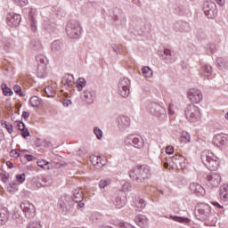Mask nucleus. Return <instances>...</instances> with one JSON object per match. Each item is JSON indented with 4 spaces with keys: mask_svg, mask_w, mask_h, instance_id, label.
<instances>
[{
    "mask_svg": "<svg viewBox=\"0 0 228 228\" xmlns=\"http://www.w3.org/2000/svg\"><path fill=\"white\" fill-rule=\"evenodd\" d=\"M129 177L134 183H145L151 177V167L146 165L133 167L129 171Z\"/></svg>",
    "mask_w": 228,
    "mask_h": 228,
    "instance_id": "1",
    "label": "nucleus"
},
{
    "mask_svg": "<svg viewBox=\"0 0 228 228\" xmlns=\"http://www.w3.org/2000/svg\"><path fill=\"white\" fill-rule=\"evenodd\" d=\"M201 161L205 167L211 171L218 169V157L213 151L205 150L201 152Z\"/></svg>",
    "mask_w": 228,
    "mask_h": 228,
    "instance_id": "2",
    "label": "nucleus"
},
{
    "mask_svg": "<svg viewBox=\"0 0 228 228\" xmlns=\"http://www.w3.org/2000/svg\"><path fill=\"white\" fill-rule=\"evenodd\" d=\"M66 33L69 38H79L81 37V24L76 20H70L66 27Z\"/></svg>",
    "mask_w": 228,
    "mask_h": 228,
    "instance_id": "3",
    "label": "nucleus"
},
{
    "mask_svg": "<svg viewBox=\"0 0 228 228\" xmlns=\"http://www.w3.org/2000/svg\"><path fill=\"white\" fill-rule=\"evenodd\" d=\"M20 208L25 215V218H28V220H31L32 218H35V216H37V208H35V205L31 203V201H22L20 205Z\"/></svg>",
    "mask_w": 228,
    "mask_h": 228,
    "instance_id": "4",
    "label": "nucleus"
},
{
    "mask_svg": "<svg viewBox=\"0 0 228 228\" xmlns=\"http://www.w3.org/2000/svg\"><path fill=\"white\" fill-rule=\"evenodd\" d=\"M184 115L190 122H197V120L200 119V110L199 107L189 104L184 110Z\"/></svg>",
    "mask_w": 228,
    "mask_h": 228,
    "instance_id": "5",
    "label": "nucleus"
},
{
    "mask_svg": "<svg viewBox=\"0 0 228 228\" xmlns=\"http://www.w3.org/2000/svg\"><path fill=\"white\" fill-rule=\"evenodd\" d=\"M118 94L121 97H129L130 94V86H131V80L127 77H123L118 82Z\"/></svg>",
    "mask_w": 228,
    "mask_h": 228,
    "instance_id": "6",
    "label": "nucleus"
},
{
    "mask_svg": "<svg viewBox=\"0 0 228 228\" xmlns=\"http://www.w3.org/2000/svg\"><path fill=\"white\" fill-rule=\"evenodd\" d=\"M80 97L81 101H83L85 104H94L97 97V93L94 91L92 88H87L81 93Z\"/></svg>",
    "mask_w": 228,
    "mask_h": 228,
    "instance_id": "7",
    "label": "nucleus"
},
{
    "mask_svg": "<svg viewBox=\"0 0 228 228\" xmlns=\"http://www.w3.org/2000/svg\"><path fill=\"white\" fill-rule=\"evenodd\" d=\"M126 145H132L135 149H142L143 147V138L140 135L130 134L125 138Z\"/></svg>",
    "mask_w": 228,
    "mask_h": 228,
    "instance_id": "8",
    "label": "nucleus"
},
{
    "mask_svg": "<svg viewBox=\"0 0 228 228\" xmlns=\"http://www.w3.org/2000/svg\"><path fill=\"white\" fill-rule=\"evenodd\" d=\"M198 214L200 220H207L211 215V206L209 204L201 203L197 206Z\"/></svg>",
    "mask_w": 228,
    "mask_h": 228,
    "instance_id": "9",
    "label": "nucleus"
},
{
    "mask_svg": "<svg viewBox=\"0 0 228 228\" xmlns=\"http://www.w3.org/2000/svg\"><path fill=\"white\" fill-rule=\"evenodd\" d=\"M203 12L208 19H215L216 17V4L212 1H207L203 4Z\"/></svg>",
    "mask_w": 228,
    "mask_h": 228,
    "instance_id": "10",
    "label": "nucleus"
},
{
    "mask_svg": "<svg viewBox=\"0 0 228 228\" xmlns=\"http://www.w3.org/2000/svg\"><path fill=\"white\" fill-rule=\"evenodd\" d=\"M33 183L37 188L51 186L53 184V178L49 175H37L33 178Z\"/></svg>",
    "mask_w": 228,
    "mask_h": 228,
    "instance_id": "11",
    "label": "nucleus"
},
{
    "mask_svg": "<svg viewBox=\"0 0 228 228\" xmlns=\"http://www.w3.org/2000/svg\"><path fill=\"white\" fill-rule=\"evenodd\" d=\"M150 113L157 117V118H165L167 117V110L158 103H153L150 106Z\"/></svg>",
    "mask_w": 228,
    "mask_h": 228,
    "instance_id": "12",
    "label": "nucleus"
},
{
    "mask_svg": "<svg viewBox=\"0 0 228 228\" xmlns=\"http://www.w3.org/2000/svg\"><path fill=\"white\" fill-rule=\"evenodd\" d=\"M116 122L119 131H126V129H129V127H131V118L126 115L118 116Z\"/></svg>",
    "mask_w": 228,
    "mask_h": 228,
    "instance_id": "13",
    "label": "nucleus"
},
{
    "mask_svg": "<svg viewBox=\"0 0 228 228\" xmlns=\"http://www.w3.org/2000/svg\"><path fill=\"white\" fill-rule=\"evenodd\" d=\"M168 161L173 168H184V161H186V159L181 155H174L168 159Z\"/></svg>",
    "mask_w": 228,
    "mask_h": 228,
    "instance_id": "14",
    "label": "nucleus"
},
{
    "mask_svg": "<svg viewBox=\"0 0 228 228\" xmlns=\"http://www.w3.org/2000/svg\"><path fill=\"white\" fill-rule=\"evenodd\" d=\"M203 97L202 92L199 89L191 88L188 91V99L191 102L199 104V102H202Z\"/></svg>",
    "mask_w": 228,
    "mask_h": 228,
    "instance_id": "15",
    "label": "nucleus"
},
{
    "mask_svg": "<svg viewBox=\"0 0 228 228\" xmlns=\"http://www.w3.org/2000/svg\"><path fill=\"white\" fill-rule=\"evenodd\" d=\"M21 17L15 12H9L6 15V22L10 28H17L20 24Z\"/></svg>",
    "mask_w": 228,
    "mask_h": 228,
    "instance_id": "16",
    "label": "nucleus"
},
{
    "mask_svg": "<svg viewBox=\"0 0 228 228\" xmlns=\"http://www.w3.org/2000/svg\"><path fill=\"white\" fill-rule=\"evenodd\" d=\"M221 181L222 177L219 174H212L207 177V186L208 188H217Z\"/></svg>",
    "mask_w": 228,
    "mask_h": 228,
    "instance_id": "17",
    "label": "nucleus"
},
{
    "mask_svg": "<svg viewBox=\"0 0 228 228\" xmlns=\"http://www.w3.org/2000/svg\"><path fill=\"white\" fill-rule=\"evenodd\" d=\"M189 190L195 193L196 195H200V197H204L206 195V190L202 188V186L197 183H191L189 185Z\"/></svg>",
    "mask_w": 228,
    "mask_h": 228,
    "instance_id": "18",
    "label": "nucleus"
},
{
    "mask_svg": "<svg viewBox=\"0 0 228 228\" xmlns=\"http://www.w3.org/2000/svg\"><path fill=\"white\" fill-rule=\"evenodd\" d=\"M214 145L216 147H220V145H225L227 143V134H218L213 138Z\"/></svg>",
    "mask_w": 228,
    "mask_h": 228,
    "instance_id": "19",
    "label": "nucleus"
},
{
    "mask_svg": "<svg viewBox=\"0 0 228 228\" xmlns=\"http://www.w3.org/2000/svg\"><path fill=\"white\" fill-rule=\"evenodd\" d=\"M75 84L74 76L70 74L65 75L61 79V85H63V86H67V88H72Z\"/></svg>",
    "mask_w": 228,
    "mask_h": 228,
    "instance_id": "20",
    "label": "nucleus"
},
{
    "mask_svg": "<svg viewBox=\"0 0 228 228\" xmlns=\"http://www.w3.org/2000/svg\"><path fill=\"white\" fill-rule=\"evenodd\" d=\"M135 224L139 225V227L142 228H147L149 227V219H147V216L144 215H139L134 219Z\"/></svg>",
    "mask_w": 228,
    "mask_h": 228,
    "instance_id": "21",
    "label": "nucleus"
},
{
    "mask_svg": "<svg viewBox=\"0 0 228 228\" xmlns=\"http://www.w3.org/2000/svg\"><path fill=\"white\" fill-rule=\"evenodd\" d=\"M37 9H30V12H28V19L30 20V27L32 31H37Z\"/></svg>",
    "mask_w": 228,
    "mask_h": 228,
    "instance_id": "22",
    "label": "nucleus"
},
{
    "mask_svg": "<svg viewBox=\"0 0 228 228\" xmlns=\"http://www.w3.org/2000/svg\"><path fill=\"white\" fill-rule=\"evenodd\" d=\"M213 72V68L208 64H203L201 68L200 69V76L201 77H208Z\"/></svg>",
    "mask_w": 228,
    "mask_h": 228,
    "instance_id": "23",
    "label": "nucleus"
},
{
    "mask_svg": "<svg viewBox=\"0 0 228 228\" xmlns=\"http://www.w3.org/2000/svg\"><path fill=\"white\" fill-rule=\"evenodd\" d=\"M10 218V213L8 212L7 208H0V225H4Z\"/></svg>",
    "mask_w": 228,
    "mask_h": 228,
    "instance_id": "24",
    "label": "nucleus"
},
{
    "mask_svg": "<svg viewBox=\"0 0 228 228\" xmlns=\"http://www.w3.org/2000/svg\"><path fill=\"white\" fill-rule=\"evenodd\" d=\"M91 163L94 165V167H96V168H102V167H104V163L101 156L94 155L91 157Z\"/></svg>",
    "mask_w": 228,
    "mask_h": 228,
    "instance_id": "25",
    "label": "nucleus"
},
{
    "mask_svg": "<svg viewBox=\"0 0 228 228\" xmlns=\"http://www.w3.org/2000/svg\"><path fill=\"white\" fill-rule=\"evenodd\" d=\"M51 49L53 53H61L63 51V43L60 40H55L52 43Z\"/></svg>",
    "mask_w": 228,
    "mask_h": 228,
    "instance_id": "26",
    "label": "nucleus"
},
{
    "mask_svg": "<svg viewBox=\"0 0 228 228\" xmlns=\"http://www.w3.org/2000/svg\"><path fill=\"white\" fill-rule=\"evenodd\" d=\"M134 206L137 208V209H144L145 206H147V202L142 197H135L134 200Z\"/></svg>",
    "mask_w": 228,
    "mask_h": 228,
    "instance_id": "27",
    "label": "nucleus"
},
{
    "mask_svg": "<svg viewBox=\"0 0 228 228\" xmlns=\"http://www.w3.org/2000/svg\"><path fill=\"white\" fill-rule=\"evenodd\" d=\"M175 31H188V29H190V25L188 24V22L185 21H180L175 24Z\"/></svg>",
    "mask_w": 228,
    "mask_h": 228,
    "instance_id": "28",
    "label": "nucleus"
},
{
    "mask_svg": "<svg viewBox=\"0 0 228 228\" xmlns=\"http://www.w3.org/2000/svg\"><path fill=\"white\" fill-rule=\"evenodd\" d=\"M220 197L222 200H228V185L224 184L220 189Z\"/></svg>",
    "mask_w": 228,
    "mask_h": 228,
    "instance_id": "29",
    "label": "nucleus"
},
{
    "mask_svg": "<svg viewBox=\"0 0 228 228\" xmlns=\"http://www.w3.org/2000/svg\"><path fill=\"white\" fill-rule=\"evenodd\" d=\"M47 67L45 65H38L37 66V77L44 78L47 73Z\"/></svg>",
    "mask_w": 228,
    "mask_h": 228,
    "instance_id": "30",
    "label": "nucleus"
},
{
    "mask_svg": "<svg viewBox=\"0 0 228 228\" xmlns=\"http://www.w3.org/2000/svg\"><path fill=\"white\" fill-rule=\"evenodd\" d=\"M30 48L34 51H40L42 49V43L38 39H32L30 41Z\"/></svg>",
    "mask_w": 228,
    "mask_h": 228,
    "instance_id": "31",
    "label": "nucleus"
},
{
    "mask_svg": "<svg viewBox=\"0 0 228 228\" xmlns=\"http://www.w3.org/2000/svg\"><path fill=\"white\" fill-rule=\"evenodd\" d=\"M1 89L3 91L4 95H5V97H11V95H13V91H12V89L10 87H8V86H6V84L3 83L1 85Z\"/></svg>",
    "mask_w": 228,
    "mask_h": 228,
    "instance_id": "32",
    "label": "nucleus"
},
{
    "mask_svg": "<svg viewBox=\"0 0 228 228\" xmlns=\"http://www.w3.org/2000/svg\"><path fill=\"white\" fill-rule=\"evenodd\" d=\"M76 86H77V90L78 92L83 91V87L86 86V80H85V78L83 77H79L77 81H76Z\"/></svg>",
    "mask_w": 228,
    "mask_h": 228,
    "instance_id": "33",
    "label": "nucleus"
},
{
    "mask_svg": "<svg viewBox=\"0 0 228 228\" xmlns=\"http://www.w3.org/2000/svg\"><path fill=\"white\" fill-rule=\"evenodd\" d=\"M170 219L174 220V222H179L180 224H190V219L186 217L170 216Z\"/></svg>",
    "mask_w": 228,
    "mask_h": 228,
    "instance_id": "34",
    "label": "nucleus"
},
{
    "mask_svg": "<svg viewBox=\"0 0 228 228\" xmlns=\"http://www.w3.org/2000/svg\"><path fill=\"white\" fill-rule=\"evenodd\" d=\"M42 100H40V98H38L37 96H33L29 100V104L30 106H32V108H38Z\"/></svg>",
    "mask_w": 228,
    "mask_h": 228,
    "instance_id": "35",
    "label": "nucleus"
},
{
    "mask_svg": "<svg viewBox=\"0 0 228 228\" xmlns=\"http://www.w3.org/2000/svg\"><path fill=\"white\" fill-rule=\"evenodd\" d=\"M37 61L38 62V65H44L45 67H47V57L44 54L37 55L36 57Z\"/></svg>",
    "mask_w": 228,
    "mask_h": 228,
    "instance_id": "36",
    "label": "nucleus"
},
{
    "mask_svg": "<svg viewBox=\"0 0 228 228\" xmlns=\"http://www.w3.org/2000/svg\"><path fill=\"white\" fill-rule=\"evenodd\" d=\"M73 200L74 202H79L83 200V191L80 190H75L73 193Z\"/></svg>",
    "mask_w": 228,
    "mask_h": 228,
    "instance_id": "37",
    "label": "nucleus"
},
{
    "mask_svg": "<svg viewBox=\"0 0 228 228\" xmlns=\"http://www.w3.org/2000/svg\"><path fill=\"white\" fill-rule=\"evenodd\" d=\"M216 64L220 70H224V69H227V62L225 61V59L222 57H218L216 59Z\"/></svg>",
    "mask_w": 228,
    "mask_h": 228,
    "instance_id": "38",
    "label": "nucleus"
},
{
    "mask_svg": "<svg viewBox=\"0 0 228 228\" xmlns=\"http://www.w3.org/2000/svg\"><path fill=\"white\" fill-rule=\"evenodd\" d=\"M126 199L122 200V198L118 197V198H116L114 204H115L116 208H118V209H120V208H124V206H126Z\"/></svg>",
    "mask_w": 228,
    "mask_h": 228,
    "instance_id": "39",
    "label": "nucleus"
},
{
    "mask_svg": "<svg viewBox=\"0 0 228 228\" xmlns=\"http://www.w3.org/2000/svg\"><path fill=\"white\" fill-rule=\"evenodd\" d=\"M142 73L144 77H151L152 76V69L149 66H144L142 69Z\"/></svg>",
    "mask_w": 228,
    "mask_h": 228,
    "instance_id": "40",
    "label": "nucleus"
},
{
    "mask_svg": "<svg viewBox=\"0 0 228 228\" xmlns=\"http://www.w3.org/2000/svg\"><path fill=\"white\" fill-rule=\"evenodd\" d=\"M45 92L47 97H54L56 95V91L51 86H48L47 87H45Z\"/></svg>",
    "mask_w": 228,
    "mask_h": 228,
    "instance_id": "41",
    "label": "nucleus"
},
{
    "mask_svg": "<svg viewBox=\"0 0 228 228\" xmlns=\"http://www.w3.org/2000/svg\"><path fill=\"white\" fill-rule=\"evenodd\" d=\"M37 166L44 170H51V167H49V162L47 160L37 161Z\"/></svg>",
    "mask_w": 228,
    "mask_h": 228,
    "instance_id": "42",
    "label": "nucleus"
},
{
    "mask_svg": "<svg viewBox=\"0 0 228 228\" xmlns=\"http://www.w3.org/2000/svg\"><path fill=\"white\" fill-rule=\"evenodd\" d=\"M161 56L162 58H164V60L169 61L170 60H172V52L169 49H164Z\"/></svg>",
    "mask_w": 228,
    "mask_h": 228,
    "instance_id": "43",
    "label": "nucleus"
},
{
    "mask_svg": "<svg viewBox=\"0 0 228 228\" xmlns=\"http://www.w3.org/2000/svg\"><path fill=\"white\" fill-rule=\"evenodd\" d=\"M26 228H42V224H40V221H30Z\"/></svg>",
    "mask_w": 228,
    "mask_h": 228,
    "instance_id": "44",
    "label": "nucleus"
},
{
    "mask_svg": "<svg viewBox=\"0 0 228 228\" xmlns=\"http://www.w3.org/2000/svg\"><path fill=\"white\" fill-rule=\"evenodd\" d=\"M12 89L17 95H20V97H24V95H26L24 93H22V88L19 85H15Z\"/></svg>",
    "mask_w": 228,
    "mask_h": 228,
    "instance_id": "45",
    "label": "nucleus"
},
{
    "mask_svg": "<svg viewBox=\"0 0 228 228\" xmlns=\"http://www.w3.org/2000/svg\"><path fill=\"white\" fill-rule=\"evenodd\" d=\"M190 140H191V137H190V134L188 133H183L180 137V142H182V143H188Z\"/></svg>",
    "mask_w": 228,
    "mask_h": 228,
    "instance_id": "46",
    "label": "nucleus"
},
{
    "mask_svg": "<svg viewBox=\"0 0 228 228\" xmlns=\"http://www.w3.org/2000/svg\"><path fill=\"white\" fill-rule=\"evenodd\" d=\"M2 126L3 127H5V129H7L8 133H10V134H12V133H13V126H12V124H8L6 121H2Z\"/></svg>",
    "mask_w": 228,
    "mask_h": 228,
    "instance_id": "47",
    "label": "nucleus"
},
{
    "mask_svg": "<svg viewBox=\"0 0 228 228\" xmlns=\"http://www.w3.org/2000/svg\"><path fill=\"white\" fill-rule=\"evenodd\" d=\"M12 120H13L14 122H17V126L20 131H24L26 129V125H24L23 122H20L19 120L15 119V117L12 116Z\"/></svg>",
    "mask_w": 228,
    "mask_h": 228,
    "instance_id": "48",
    "label": "nucleus"
},
{
    "mask_svg": "<svg viewBox=\"0 0 228 228\" xmlns=\"http://www.w3.org/2000/svg\"><path fill=\"white\" fill-rule=\"evenodd\" d=\"M94 133L98 140H102V130L99 127L94 129Z\"/></svg>",
    "mask_w": 228,
    "mask_h": 228,
    "instance_id": "49",
    "label": "nucleus"
},
{
    "mask_svg": "<svg viewBox=\"0 0 228 228\" xmlns=\"http://www.w3.org/2000/svg\"><path fill=\"white\" fill-rule=\"evenodd\" d=\"M111 183V180L107 179V180H101L99 183V188H106V186H108V184Z\"/></svg>",
    "mask_w": 228,
    "mask_h": 228,
    "instance_id": "50",
    "label": "nucleus"
},
{
    "mask_svg": "<svg viewBox=\"0 0 228 228\" xmlns=\"http://www.w3.org/2000/svg\"><path fill=\"white\" fill-rule=\"evenodd\" d=\"M18 187H17V183H10L9 185L7 186V191H17Z\"/></svg>",
    "mask_w": 228,
    "mask_h": 228,
    "instance_id": "51",
    "label": "nucleus"
},
{
    "mask_svg": "<svg viewBox=\"0 0 228 228\" xmlns=\"http://www.w3.org/2000/svg\"><path fill=\"white\" fill-rule=\"evenodd\" d=\"M12 3L17 4V6H26L28 0H12Z\"/></svg>",
    "mask_w": 228,
    "mask_h": 228,
    "instance_id": "52",
    "label": "nucleus"
},
{
    "mask_svg": "<svg viewBox=\"0 0 228 228\" xmlns=\"http://www.w3.org/2000/svg\"><path fill=\"white\" fill-rule=\"evenodd\" d=\"M121 191H131V183L126 182L121 187Z\"/></svg>",
    "mask_w": 228,
    "mask_h": 228,
    "instance_id": "53",
    "label": "nucleus"
},
{
    "mask_svg": "<svg viewBox=\"0 0 228 228\" xmlns=\"http://www.w3.org/2000/svg\"><path fill=\"white\" fill-rule=\"evenodd\" d=\"M207 49L211 53V54L216 53V45L215 44L208 45Z\"/></svg>",
    "mask_w": 228,
    "mask_h": 228,
    "instance_id": "54",
    "label": "nucleus"
},
{
    "mask_svg": "<svg viewBox=\"0 0 228 228\" xmlns=\"http://www.w3.org/2000/svg\"><path fill=\"white\" fill-rule=\"evenodd\" d=\"M16 180L18 181V183H24V181H26V175L25 174L17 175Z\"/></svg>",
    "mask_w": 228,
    "mask_h": 228,
    "instance_id": "55",
    "label": "nucleus"
},
{
    "mask_svg": "<svg viewBox=\"0 0 228 228\" xmlns=\"http://www.w3.org/2000/svg\"><path fill=\"white\" fill-rule=\"evenodd\" d=\"M112 50L114 51V53H116V54H120L122 53V48L120 47V45H112Z\"/></svg>",
    "mask_w": 228,
    "mask_h": 228,
    "instance_id": "56",
    "label": "nucleus"
},
{
    "mask_svg": "<svg viewBox=\"0 0 228 228\" xmlns=\"http://www.w3.org/2000/svg\"><path fill=\"white\" fill-rule=\"evenodd\" d=\"M10 156H11V158H19V156H20V154H19V152H17V151L12 150L10 152Z\"/></svg>",
    "mask_w": 228,
    "mask_h": 228,
    "instance_id": "57",
    "label": "nucleus"
},
{
    "mask_svg": "<svg viewBox=\"0 0 228 228\" xmlns=\"http://www.w3.org/2000/svg\"><path fill=\"white\" fill-rule=\"evenodd\" d=\"M166 152L167 154H174V147L172 146L166 147Z\"/></svg>",
    "mask_w": 228,
    "mask_h": 228,
    "instance_id": "58",
    "label": "nucleus"
},
{
    "mask_svg": "<svg viewBox=\"0 0 228 228\" xmlns=\"http://www.w3.org/2000/svg\"><path fill=\"white\" fill-rule=\"evenodd\" d=\"M22 133H21V136L23 137V138H26L27 136H29V130H28V129H25V130H23V131H21Z\"/></svg>",
    "mask_w": 228,
    "mask_h": 228,
    "instance_id": "59",
    "label": "nucleus"
},
{
    "mask_svg": "<svg viewBox=\"0 0 228 228\" xmlns=\"http://www.w3.org/2000/svg\"><path fill=\"white\" fill-rule=\"evenodd\" d=\"M25 159H27V161H33V159H36V158L32 155H25Z\"/></svg>",
    "mask_w": 228,
    "mask_h": 228,
    "instance_id": "60",
    "label": "nucleus"
},
{
    "mask_svg": "<svg viewBox=\"0 0 228 228\" xmlns=\"http://www.w3.org/2000/svg\"><path fill=\"white\" fill-rule=\"evenodd\" d=\"M78 204H77V209H81L83 208H85V202H83V200H80V201H77Z\"/></svg>",
    "mask_w": 228,
    "mask_h": 228,
    "instance_id": "61",
    "label": "nucleus"
},
{
    "mask_svg": "<svg viewBox=\"0 0 228 228\" xmlns=\"http://www.w3.org/2000/svg\"><path fill=\"white\" fill-rule=\"evenodd\" d=\"M21 117H23V118L27 120L29 118V112L23 111Z\"/></svg>",
    "mask_w": 228,
    "mask_h": 228,
    "instance_id": "62",
    "label": "nucleus"
},
{
    "mask_svg": "<svg viewBox=\"0 0 228 228\" xmlns=\"http://www.w3.org/2000/svg\"><path fill=\"white\" fill-rule=\"evenodd\" d=\"M173 110V105L172 104H169V107H168V113L169 115H174V110Z\"/></svg>",
    "mask_w": 228,
    "mask_h": 228,
    "instance_id": "63",
    "label": "nucleus"
},
{
    "mask_svg": "<svg viewBox=\"0 0 228 228\" xmlns=\"http://www.w3.org/2000/svg\"><path fill=\"white\" fill-rule=\"evenodd\" d=\"M6 165L8 167V168H13V163L10 162V161H7L6 162Z\"/></svg>",
    "mask_w": 228,
    "mask_h": 228,
    "instance_id": "64",
    "label": "nucleus"
}]
</instances>
